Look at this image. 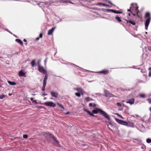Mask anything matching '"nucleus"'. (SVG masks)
Masks as SVG:
<instances>
[{"instance_id": "nucleus-12", "label": "nucleus", "mask_w": 151, "mask_h": 151, "mask_svg": "<svg viewBox=\"0 0 151 151\" xmlns=\"http://www.w3.org/2000/svg\"><path fill=\"white\" fill-rule=\"evenodd\" d=\"M19 76L26 77L25 73H24L22 70H20L19 72Z\"/></svg>"}, {"instance_id": "nucleus-10", "label": "nucleus", "mask_w": 151, "mask_h": 151, "mask_svg": "<svg viewBox=\"0 0 151 151\" xmlns=\"http://www.w3.org/2000/svg\"><path fill=\"white\" fill-rule=\"evenodd\" d=\"M55 28V27H52L51 29H49L48 32L47 34L48 35H51L53 32L54 29Z\"/></svg>"}, {"instance_id": "nucleus-19", "label": "nucleus", "mask_w": 151, "mask_h": 151, "mask_svg": "<svg viewBox=\"0 0 151 151\" xmlns=\"http://www.w3.org/2000/svg\"><path fill=\"white\" fill-rule=\"evenodd\" d=\"M7 82L9 85H16V83L14 82H12L10 81H8Z\"/></svg>"}, {"instance_id": "nucleus-46", "label": "nucleus", "mask_w": 151, "mask_h": 151, "mask_svg": "<svg viewBox=\"0 0 151 151\" xmlns=\"http://www.w3.org/2000/svg\"><path fill=\"white\" fill-rule=\"evenodd\" d=\"M30 99L31 100V101L32 102V101H33L34 100H33V99L32 98H31V99Z\"/></svg>"}, {"instance_id": "nucleus-9", "label": "nucleus", "mask_w": 151, "mask_h": 151, "mask_svg": "<svg viewBox=\"0 0 151 151\" xmlns=\"http://www.w3.org/2000/svg\"><path fill=\"white\" fill-rule=\"evenodd\" d=\"M50 94L52 96L57 98L58 96V94L56 92L51 91Z\"/></svg>"}, {"instance_id": "nucleus-41", "label": "nucleus", "mask_w": 151, "mask_h": 151, "mask_svg": "<svg viewBox=\"0 0 151 151\" xmlns=\"http://www.w3.org/2000/svg\"><path fill=\"white\" fill-rule=\"evenodd\" d=\"M108 128L110 130H111V131H112V130H111V129L110 128V127H109V125H108Z\"/></svg>"}, {"instance_id": "nucleus-38", "label": "nucleus", "mask_w": 151, "mask_h": 151, "mask_svg": "<svg viewBox=\"0 0 151 151\" xmlns=\"http://www.w3.org/2000/svg\"><path fill=\"white\" fill-rule=\"evenodd\" d=\"M128 11L130 12L131 13H132V12L131 10L130 9H127Z\"/></svg>"}, {"instance_id": "nucleus-1", "label": "nucleus", "mask_w": 151, "mask_h": 151, "mask_svg": "<svg viewBox=\"0 0 151 151\" xmlns=\"http://www.w3.org/2000/svg\"><path fill=\"white\" fill-rule=\"evenodd\" d=\"M98 112L108 120H109L110 119V117L108 114L101 109L96 108V109L92 111V113L93 114H97Z\"/></svg>"}, {"instance_id": "nucleus-52", "label": "nucleus", "mask_w": 151, "mask_h": 151, "mask_svg": "<svg viewBox=\"0 0 151 151\" xmlns=\"http://www.w3.org/2000/svg\"><path fill=\"white\" fill-rule=\"evenodd\" d=\"M119 116L120 117H122V118H123V117L122 116L120 115H119Z\"/></svg>"}, {"instance_id": "nucleus-50", "label": "nucleus", "mask_w": 151, "mask_h": 151, "mask_svg": "<svg viewBox=\"0 0 151 151\" xmlns=\"http://www.w3.org/2000/svg\"><path fill=\"white\" fill-rule=\"evenodd\" d=\"M81 93L82 94V95H83V92H82L81 93Z\"/></svg>"}, {"instance_id": "nucleus-55", "label": "nucleus", "mask_w": 151, "mask_h": 151, "mask_svg": "<svg viewBox=\"0 0 151 151\" xmlns=\"http://www.w3.org/2000/svg\"><path fill=\"white\" fill-rule=\"evenodd\" d=\"M46 99V97H45V98H44V100H45V99Z\"/></svg>"}, {"instance_id": "nucleus-29", "label": "nucleus", "mask_w": 151, "mask_h": 151, "mask_svg": "<svg viewBox=\"0 0 151 151\" xmlns=\"http://www.w3.org/2000/svg\"><path fill=\"white\" fill-rule=\"evenodd\" d=\"M139 96L141 98H144L145 97V96L144 94H139Z\"/></svg>"}, {"instance_id": "nucleus-23", "label": "nucleus", "mask_w": 151, "mask_h": 151, "mask_svg": "<svg viewBox=\"0 0 151 151\" xmlns=\"http://www.w3.org/2000/svg\"><path fill=\"white\" fill-rule=\"evenodd\" d=\"M116 19L119 22H121L122 21V20L118 16H117L115 17Z\"/></svg>"}, {"instance_id": "nucleus-36", "label": "nucleus", "mask_w": 151, "mask_h": 151, "mask_svg": "<svg viewBox=\"0 0 151 151\" xmlns=\"http://www.w3.org/2000/svg\"><path fill=\"white\" fill-rule=\"evenodd\" d=\"M148 49L149 51H151V46H150L148 47Z\"/></svg>"}, {"instance_id": "nucleus-32", "label": "nucleus", "mask_w": 151, "mask_h": 151, "mask_svg": "<svg viewBox=\"0 0 151 151\" xmlns=\"http://www.w3.org/2000/svg\"><path fill=\"white\" fill-rule=\"evenodd\" d=\"M146 141L147 143H150L151 142V139L148 138L147 139Z\"/></svg>"}, {"instance_id": "nucleus-26", "label": "nucleus", "mask_w": 151, "mask_h": 151, "mask_svg": "<svg viewBox=\"0 0 151 151\" xmlns=\"http://www.w3.org/2000/svg\"><path fill=\"white\" fill-rule=\"evenodd\" d=\"M89 106L90 107H96V104H93L91 103H89Z\"/></svg>"}, {"instance_id": "nucleus-15", "label": "nucleus", "mask_w": 151, "mask_h": 151, "mask_svg": "<svg viewBox=\"0 0 151 151\" xmlns=\"http://www.w3.org/2000/svg\"><path fill=\"white\" fill-rule=\"evenodd\" d=\"M99 72L102 73L104 74H106L109 73V71L107 70L104 69L103 70L101 71H100Z\"/></svg>"}, {"instance_id": "nucleus-20", "label": "nucleus", "mask_w": 151, "mask_h": 151, "mask_svg": "<svg viewBox=\"0 0 151 151\" xmlns=\"http://www.w3.org/2000/svg\"><path fill=\"white\" fill-rule=\"evenodd\" d=\"M85 100L87 102H88L90 101H92L93 100V99L88 97H86L85 98Z\"/></svg>"}, {"instance_id": "nucleus-24", "label": "nucleus", "mask_w": 151, "mask_h": 151, "mask_svg": "<svg viewBox=\"0 0 151 151\" xmlns=\"http://www.w3.org/2000/svg\"><path fill=\"white\" fill-rule=\"evenodd\" d=\"M31 64L32 65V67H34L35 65V60H32L31 62Z\"/></svg>"}, {"instance_id": "nucleus-47", "label": "nucleus", "mask_w": 151, "mask_h": 151, "mask_svg": "<svg viewBox=\"0 0 151 151\" xmlns=\"http://www.w3.org/2000/svg\"><path fill=\"white\" fill-rule=\"evenodd\" d=\"M122 104V106H124L126 107V106H125V105H124V104Z\"/></svg>"}, {"instance_id": "nucleus-39", "label": "nucleus", "mask_w": 151, "mask_h": 151, "mask_svg": "<svg viewBox=\"0 0 151 151\" xmlns=\"http://www.w3.org/2000/svg\"><path fill=\"white\" fill-rule=\"evenodd\" d=\"M32 102H33V103H37L36 101L34 100L33 101H32Z\"/></svg>"}, {"instance_id": "nucleus-18", "label": "nucleus", "mask_w": 151, "mask_h": 151, "mask_svg": "<svg viewBox=\"0 0 151 151\" xmlns=\"http://www.w3.org/2000/svg\"><path fill=\"white\" fill-rule=\"evenodd\" d=\"M125 21L127 22V23H130L133 25H134L135 24V23L134 21H132L130 20H125Z\"/></svg>"}, {"instance_id": "nucleus-28", "label": "nucleus", "mask_w": 151, "mask_h": 151, "mask_svg": "<svg viewBox=\"0 0 151 151\" xmlns=\"http://www.w3.org/2000/svg\"><path fill=\"white\" fill-rule=\"evenodd\" d=\"M5 97V96L3 94H0V99H4Z\"/></svg>"}, {"instance_id": "nucleus-51", "label": "nucleus", "mask_w": 151, "mask_h": 151, "mask_svg": "<svg viewBox=\"0 0 151 151\" xmlns=\"http://www.w3.org/2000/svg\"><path fill=\"white\" fill-rule=\"evenodd\" d=\"M69 112H67V113H66V114H69Z\"/></svg>"}, {"instance_id": "nucleus-3", "label": "nucleus", "mask_w": 151, "mask_h": 151, "mask_svg": "<svg viewBox=\"0 0 151 151\" xmlns=\"http://www.w3.org/2000/svg\"><path fill=\"white\" fill-rule=\"evenodd\" d=\"M46 134L47 135V136H50V137H52V139H54V140L55 141V145L59 147H60V145L59 142L58 141L57 139L51 133H46L45 134Z\"/></svg>"}, {"instance_id": "nucleus-54", "label": "nucleus", "mask_w": 151, "mask_h": 151, "mask_svg": "<svg viewBox=\"0 0 151 151\" xmlns=\"http://www.w3.org/2000/svg\"><path fill=\"white\" fill-rule=\"evenodd\" d=\"M128 15H129V16H130V13H129V14H128Z\"/></svg>"}, {"instance_id": "nucleus-22", "label": "nucleus", "mask_w": 151, "mask_h": 151, "mask_svg": "<svg viewBox=\"0 0 151 151\" xmlns=\"http://www.w3.org/2000/svg\"><path fill=\"white\" fill-rule=\"evenodd\" d=\"M97 4L98 5H102L103 6H109L108 5H107L104 3H102L101 2H99Z\"/></svg>"}, {"instance_id": "nucleus-30", "label": "nucleus", "mask_w": 151, "mask_h": 151, "mask_svg": "<svg viewBox=\"0 0 151 151\" xmlns=\"http://www.w3.org/2000/svg\"><path fill=\"white\" fill-rule=\"evenodd\" d=\"M75 95L78 97L81 96V94L79 93H75Z\"/></svg>"}, {"instance_id": "nucleus-49", "label": "nucleus", "mask_w": 151, "mask_h": 151, "mask_svg": "<svg viewBox=\"0 0 151 151\" xmlns=\"http://www.w3.org/2000/svg\"><path fill=\"white\" fill-rule=\"evenodd\" d=\"M149 110L151 111V106L149 109Z\"/></svg>"}, {"instance_id": "nucleus-16", "label": "nucleus", "mask_w": 151, "mask_h": 151, "mask_svg": "<svg viewBox=\"0 0 151 151\" xmlns=\"http://www.w3.org/2000/svg\"><path fill=\"white\" fill-rule=\"evenodd\" d=\"M127 124L128 125H127V126L131 127H134V124L132 122L129 121L127 122Z\"/></svg>"}, {"instance_id": "nucleus-40", "label": "nucleus", "mask_w": 151, "mask_h": 151, "mask_svg": "<svg viewBox=\"0 0 151 151\" xmlns=\"http://www.w3.org/2000/svg\"><path fill=\"white\" fill-rule=\"evenodd\" d=\"M39 39H40V38L39 37H38L36 38L35 40H36L37 41V40H39Z\"/></svg>"}, {"instance_id": "nucleus-53", "label": "nucleus", "mask_w": 151, "mask_h": 151, "mask_svg": "<svg viewBox=\"0 0 151 151\" xmlns=\"http://www.w3.org/2000/svg\"><path fill=\"white\" fill-rule=\"evenodd\" d=\"M132 15L134 16H135V14H132Z\"/></svg>"}, {"instance_id": "nucleus-35", "label": "nucleus", "mask_w": 151, "mask_h": 151, "mask_svg": "<svg viewBox=\"0 0 151 151\" xmlns=\"http://www.w3.org/2000/svg\"><path fill=\"white\" fill-rule=\"evenodd\" d=\"M42 34L41 33L39 35V37L40 38H42Z\"/></svg>"}, {"instance_id": "nucleus-48", "label": "nucleus", "mask_w": 151, "mask_h": 151, "mask_svg": "<svg viewBox=\"0 0 151 151\" xmlns=\"http://www.w3.org/2000/svg\"><path fill=\"white\" fill-rule=\"evenodd\" d=\"M66 1V2H70V3H72L71 2H70V1Z\"/></svg>"}, {"instance_id": "nucleus-34", "label": "nucleus", "mask_w": 151, "mask_h": 151, "mask_svg": "<svg viewBox=\"0 0 151 151\" xmlns=\"http://www.w3.org/2000/svg\"><path fill=\"white\" fill-rule=\"evenodd\" d=\"M147 101L149 104L151 103V99H147Z\"/></svg>"}, {"instance_id": "nucleus-31", "label": "nucleus", "mask_w": 151, "mask_h": 151, "mask_svg": "<svg viewBox=\"0 0 151 151\" xmlns=\"http://www.w3.org/2000/svg\"><path fill=\"white\" fill-rule=\"evenodd\" d=\"M116 105L119 107H121L122 106V104L119 102H117L116 103Z\"/></svg>"}, {"instance_id": "nucleus-6", "label": "nucleus", "mask_w": 151, "mask_h": 151, "mask_svg": "<svg viewBox=\"0 0 151 151\" xmlns=\"http://www.w3.org/2000/svg\"><path fill=\"white\" fill-rule=\"evenodd\" d=\"M38 70L41 73L44 74H47L46 70L43 67L40 66V65H38Z\"/></svg>"}, {"instance_id": "nucleus-44", "label": "nucleus", "mask_w": 151, "mask_h": 151, "mask_svg": "<svg viewBox=\"0 0 151 151\" xmlns=\"http://www.w3.org/2000/svg\"><path fill=\"white\" fill-rule=\"evenodd\" d=\"M108 2H109V3L111 4H112V3H111V2L110 1H109Z\"/></svg>"}, {"instance_id": "nucleus-11", "label": "nucleus", "mask_w": 151, "mask_h": 151, "mask_svg": "<svg viewBox=\"0 0 151 151\" xmlns=\"http://www.w3.org/2000/svg\"><path fill=\"white\" fill-rule=\"evenodd\" d=\"M134 98H132L129 99L128 101L126 102L127 103H129L130 104H133L134 103Z\"/></svg>"}, {"instance_id": "nucleus-42", "label": "nucleus", "mask_w": 151, "mask_h": 151, "mask_svg": "<svg viewBox=\"0 0 151 151\" xmlns=\"http://www.w3.org/2000/svg\"><path fill=\"white\" fill-rule=\"evenodd\" d=\"M109 124H110V126L111 127L113 126L111 124V123H109Z\"/></svg>"}, {"instance_id": "nucleus-13", "label": "nucleus", "mask_w": 151, "mask_h": 151, "mask_svg": "<svg viewBox=\"0 0 151 151\" xmlns=\"http://www.w3.org/2000/svg\"><path fill=\"white\" fill-rule=\"evenodd\" d=\"M84 111H85L88 114H89L90 116L93 117H95V115H94L92 113H91L88 110L86 109H85L84 110Z\"/></svg>"}, {"instance_id": "nucleus-45", "label": "nucleus", "mask_w": 151, "mask_h": 151, "mask_svg": "<svg viewBox=\"0 0 151 151\" xmlns=\"http://www.w3.org/2000/svg\"><path fill=\"white\" fill-rule=\"evenodd\" d=\"M23 41L24 42H27V40L26 39H24L23 40Z\"/></svg>"}, {"instance_id": "nucleus-43", "label": "nucleus", "mask_w": 151, "mask_h": 151, "mask_svg": "<svg viewBox=\"0 0 151 151\" xmlns=\"http://www.w3.org/2000/svg\"><path fill=\"white\" fill-rule=\"evenodd\" d=\"M46 95H47V94L46 93H44L42 94L43 96H46Z\"/></svg>"}, {"instance_id": "nucleus-27", "label": "nucleus", "mask_w": 151, "mask_h": 151, "mask_svg": "<svg viewBox=\"0 0 151 151\" xmlns=\"http://www.w3.org/2000/svg\"><path fill=\"white\" fill-rule=\"evenodd\" d=\"M57 105L59 107H60L62 109H64V108L63 106L61 104H60L59 103H57Z\"/></svg>"}, {"instance_id": "nucleus-58", "label": "nucleus", "mask_w": 151, "mask_h": 151, "mask_svg": "<svg viewBox=\"0 0 151 151\" xmlns=\"http://www.w3.org/2000/svg\"><path fill=\"white\" fill-rule=\"evenodd\" d=\"M122 102H124V101H122Z\"/></svg>"}, {"instance_id": "nucleus-8", "label": "nucleus", "mask_w": 151, "mask_h": 151, "mask_svg": "<svg viewBox=\"0 0 151 151\" xmlns=\"http://www.w3.org/2000/svg\"><path fill=\"white\" fill-rule=\"evenodd\" d=\"M106 11L107 12H112L117 14H121L122 13V12H119L118 11H116L113 9H106Z\"/></svg>"}, {"instance_id": "nucleus-56", "label": "nucleus", "mask_w": 151, "mask_h": 151, "mask_svg": "<svg viewBox=\"0 0 151 151\" xmlns=\"http://www.w3.org/2000/svg\"><path fill=\"white\" fill-rule=\"evenodd\" d=\"M25 44H26V45H27V43H25Z\"/></svg>"}, {"instance_id": "nucleus-5", "label": "nucleus", "mask_w": 151, "mask_h": 151, "mask_svg": "<svg viewBox=\"0 0 151 151\" xmlns=\"http://www.w3.org/2000/svg\"><path fill=\"white\" fill-rule=\"evenodd\" d=\"M47 75L46 74L45 76L44 79L43 86L42 89V90L43 91H44L45 90V87L47 83Z\"/></svg>"}, {"instance_id": "nucleus-25", "label": "nucleus", "mask_w": 151, "mask_h": 151, "mask_svg": "<svg viewBox=\"0 0 151 151\" xmlns=\"http://www.w3.org/2000/svg\"><path fill=\"white\" fill-rule=\"evenodd\" d=\"M122 125L126 126H127V125H128L127 122L126 121H123Z\"/></svg>"}, {"instance_id": "nucleus-21", "label": "nucleus", "mask_w": 151, "mask_h": 151, "mask_svg": "<svg viewBox=\"0 0 151 151\" xmlns=\"http://www.w3.org/2000/svg\"><path fill=\"white\" fill-rule=\"evenodd\" d=\"M115 120H116V121L117 123H119L121 124H122V121H123L122 120H119V119H116Z\"/></svg>"}, {"instance_id": "nucleus-57", "label": "nucleus", "mask_w": 151, "mask_h": 151, "mask_svg": "<svg viewBox=\"0 0 151 151\" xmlns=\"http://www.w3.org/2000/svg\"><path fill=\"white\" fill-rule=\"evenodd\" d=\"M45 63H46V61H45Z\"/></svg>"}, {"instance_id": "nucleus-7", "label": "nucleus", "mask_w": 151, "mask_h": 151, "mask_svg": "<svg viewBox=\"0 0 151 151\" xmlns=\"http://www.w3.org/2000/svg\"><path fill=\"white\" fill-rule=\"evenodd\" d=\"M44 104L47 106L55 107L56 106L55 104L51 101H48L45 102Z\"/></svg>"}, {"instance_id": "nucleus-33", "label": "nucleus", "mask_w": 151, "mask_h": 151, "mask_svg": "<svg viewBox=\"0 0 151 151\" xmlns=\"http://www.w3.org/2000/svg\"><path fill=\"white\" fill-rule=\"evenodd\" d=\"M23 137L25 139H26L28 137V135L27 134L24 135Z\"/></svg>"}, {"instance_id": "nucleus-4", "label": "nucleus", "mask_w": 151, "mask_h": 151, "mask_svg": "<svg viewBox=\"0 0 151 151\" xmlns=\"http://www.w3.org/2000/svg\"><path fill=\"white\" fill-rule=\"evenodd\" d=\"M104 92L105 96L108 98L113 97H116L114 95L110 93L107 90H105Z\"/></svg>"}, {"instance_id": "nucleus-17", "label": "nucleus", "mask_w": 151, "mask_h": 151, "mask_svg": "<svg viewBox=\"0 0 151 151\" xmlns=\"http://www.w3.org/2000/svg\"><path fill=\"white\" fill-rule=\"evenodd\" d=\"M15 40L16 42L22 45V46L23 45V42L20 40L19 39H16Z\"/></svg>"}, {"instance_id": "nucleus-2", "label": "nucleus", "mask_w": 151, "mask_h": 151, "mask_svg": "<svg viewBox=\"0 0 151 151\" xmlns=\"http://www.w3.org/2000/svg\"><path fill=\"white\" fill-rule=\"evenodd\" d=\"M145 17V18H147L145 21V28L146 29H147L148 27L151 20V17H150V13L148 12L146 13Z\"/></svg>"}, {"instance_id": "nucleus-37", "label": "nucleus", "mask_w": 151, "mask_h": 151, "mask_svg": "<svg viewBox=\"0 0 151 151\" xmlns=\"http://www.w3.org/2000/svg\"><path fill=\"white\" fill-rule=\"evenodd\" d=\"M149 77L151 76V70L149 71Z\"/></svg>"}, {"instance_id": "nucleus-14", "label": "nucleus", "mask_w": 151, "mask_h": 151, "mask_svg": "<svg viewBox=\"0 0 151 151\" xmlns=\"http://www.w3.org/2000/svg\"><path fill=\"white\" fill-rule=\"evenodd\" d=\"M74 89L78 91L79 93L83 92V90L81 88L77 87L74 88Z\"/></svg>"}]
</instances>
